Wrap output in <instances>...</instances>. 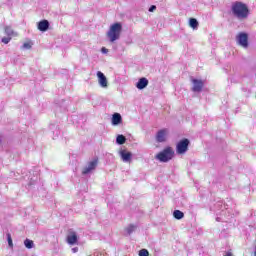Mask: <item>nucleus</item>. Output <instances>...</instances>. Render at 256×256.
I'll return each instance as SVG.
<instances>
[{
  "label": "nucleus",
  "instance_id": "f257e3e1",
  "mask_svg": "<svg viewBox=\"0 0 256 256\" xmlns=\"http://www.w3.org/2000/svg\"><path fill=\"white\" fill-rule=\"evenodd\" d=\"M232 15L239 21H245L249 17V7L247 4L236 1L231 6Z\"/></svg>",
  "mask_w": 256,
  "mask_h": 256
},
{
  "label": "nucleus",
  "instance_id": "f03ea898",
  "mask_svg": "<svg viewBox=\"0 0 256 256\" xmlns=\"http://www.w3.org/2000/svg\"><path fill=\"white\" fill-rule=\"evenodd\" d=\"M214 211L216 213V221H218V223H227V221H229V217H231V215H229V210H227V207L222 201H218L215 204Z\"/></svg>",
  "mask_w": 256,
  "mask_h": 256
},
{
  "label": "nucleus",
  "instance_id": "7ed1b4c3",
  "mask_svg": "<svg viewBox=\"0 0 256 256\" xmlns=\"http://www.w3.org/2000/svg\"><path fill=\"white\" fill-rule=\"evenodd\" d=\"M121 31H123V26L119 22L114 23L110 26V29L107 32V37L110 43H115V41H119L121 37Z\"/></svg>",
  "mask_w": 256,
  "mask_h": 256
},
{
  "label": "nucleus",
  "instance_id": "20e7f679",
  "mask_svg": "<svg viewBox=\"0 0 256 256\" xmlns=\"http://www.w3.org/2000/svg\"><path fill=\"white\" fill-rule=\"evenodd\" d=\"M173 155H175L173 148L167 147L156 155V159H158V161L161 163H169V161L173 159Z\"/></svg>",
  "mask_w": 256,
  "mask_h": 256
},
{
  "label": "nucleus",
  "instance_id": "39448f33",
  "mask_svg": "<svg viewBox=\"0 0 256 256\" xmlns=\"http://www.w3.org/2000/svg\"><path fill=\"white\" fill-rule=\"evenodd\" d=\"M189 139L184 138L180 140L176 145V152L178 155H185L186 151H189Z\"/></svg>",
  "mask_w": 256,
  "mask_h": 256
},
{
  "label": "nucleus",
  "instance_id": "423d86ee",
  "mask_svg": "<svg viewBox=\"0 0 256 256\" xmlns=\"http://www.w3.org/2000/svg\"><path fill=\"white\" fill-rule=\"evenodd\" d=\"M236 39L240 47H243L244 49H247V47H249V35H247V33H239Z\"/></svg>",
  "mask_w": 256,
  "mask_h": 256
},
{
  "label": "nucleus",
  "instance_id": "0eeeda50",
  "mask_svg": "<svg viewBox=\"0 0 256 256\" xmlns=\"http://www.w3.org/2000/svg\"><path fill=\"white\" fill-rule=\"evenodd\" d=\"M98 163H99L98 159H94L88 162V164L82 169V175H89V173H91L92 171H95V169H97Z\"/></svg>",
  "mask_w": 256,
  "mask_h": 256
},
{
  "label": "nucleus",
  "instance_id": "6e6552de",
  "mask_svg": "<svg viewBox=\"0 0 256 256\" xmlns=\"http://www.w3.org/2000/svg\"><path fill=\"white\" fill-rule=\"evenodd\" d=\"M192 83H193L192 91L194 93H201V91L203 90V86L205 85L203 80L192 79Z\"/></svg>",
  "mask_w": 256,
  "mask_h": 256
},
{
  "label": "nucleus",
  "instance_id": "1a4fd4ad",
  "mask_svg": "<svg viewBox=\"0 0 256 256\" xmlns=\"http://www.w3.org/2000/svg\"><path fill=\"white\" fill-rule=\"evenodd\" d=\"M97 77H98V83H99L100 87H102L103 89L107 88L108 82H107V77L105 76V74H103V72H101V71H98Z\"/></svg>",
  "mask_w": 256,
  "mask_h": 256
},
{
  "label": "nucleus",
  "instance_id": "9d476101",
  "mask_svg": "<svg viewBox=\"0 0 256 256\" xmlns=\"http://www.w3.org/2000/svg\"><path fill=\"white\" fill-rule=\"evenodd\" d=\"M120 157L124 163H131V159L133 158V154L131 152H127L126 150L120 151Z\"/></svg>",
  "mask_w": 256,
  "mask_h": 256
},
{
  "label": "nucleus",
  "instance_id": "9b49d317",
  "mask_svg": "<svg viewBox=\"0 0 256 256\" xmlns=\"http://www.w3.org/2000/svg\"><path fill=\"white\" fill-rule=\"evenodd\" d=\"M167 137V129H162L156 134V141L158 143H165V139Z\"/></svg>",
  "mask_w": 256,
  "mask_h": 256
},
{
  "label": "nucleus",
  "instance_id": "f8f14e48",
  "mask_svg": "<svg viewBox=\"0 0 256 256\" xmlns=\"http://www.w3.org/2000/svg\"><path fill=\"white\" fill-rule=\"evenodd\" d=\"M147 85H149V80H147V78L142 77L138 80V82L136 83V87L137 89L143 90L145 89V87H147Z\"/></svg>",
  "mask_w": 256,
  "mask_h": 256
},
{
  "label": "nucleus",
  "instance_id": "ddd939ff",
  "mask_svg": "<svg viewBox=\"0 0 256 256\" xmlns=\"http://www.w3.org/2000/svg\"><path fill=\"white\" fill-rule=\"evenodd\" d=\"M123 123V117L119 113H114L112 115V125L117 126Z\"/></svg>",
  "mask_w": 256,
  "mask_h": 256
},
{
  "label": "nucleus",
  "instance_id": "4468645a",
  "mask_svg": "<svg viewBox=\"0 0 256 256\" xmlns=\"http://www.w3.org/2000/svg\"><path fill=\"white\" fill-rule=\"evenodd\" d=\"M49 29V21L42 20L38 23V30L42 31L43 33Z\"/></svg>",
  "mask_w": 256,
  "mask_h": 256
},
{
  "label": "nucleus",
  "instance_id": "2eb2a0df",
  "mask_svg": "<svg viewBox=\"0 0 256 256\" xmlns=\"http://www.w3.org/2000/svg\"><path fill=\"white\" fill-rule=\"evenodd\" d=\"M67 243H68L69 245H75V243H77V233L71 232V233L67 236Z\"/></svg>",
  "mask_w": 256,
  "mask_h": 256
},
{
  "label": "nucleus",
  "instance_id": "dca6fc26",
  "mask_svg": "<svg viewBox=\"0 0 256 256\" xmlns=\"http://www.w3.org/2000/svg\"><path fill=\"white\" fill-rule=\"evenodd\" d=\"M50 129H51V131L54 135L53 139H55V137H59L61 132L59 131V126L58 125L51 124Z\"/></svg>",
  "mask_w": 256,
  "mask_h": 256
},
{
  "label": "nucleus",
  "instance_id": "f3484780",
  "mask_svg": "<svg viewBox=\"0 0 256 256\" xmlns=\"http://www.w3.org/2000/svg\"><path fill=\"white\" fill-rule=\"evenodd\" d=\"M127 141V138L125 136H123V134H119L117 137H116V143L117 145H125Z\"/></svg>",
  "mask_w": 256,
  "mask_h": 256
},
{
  "label": "nucleus",
  "instance_id": "a211bd4d",
  "mask_svg": "<svg viewBox=\"0 0 256 256\" xmlns=\"http://www.w3.org/2000/svg\"><path fill=\"white\" fill-rule=\"evenodd\" d=\"M173 217L179 221L185 217V214L181 210H174Z\"/></svg>",
  "mask_w": 256,
  "mask_h": 256
},
{
  "label": "nucleus",
  "instance_id": "6ab92c4d",
  "mask_svg": "<svg viewBox=\"0 0 256 256\" xmlns=\"http://www.w3.org/2000/svg\"><path fill=\"white\" fill-rule=\"evenodd\" d=\"M189 26H190L192 29H198V27H199V21H197V19H195V18H190V19H189Z\"/></svg>",
  "mask_w": 256,
  "mask_h": 256
},
{
  "label": "nucleus",
  "instance_id": "aec40b11",
  "mask_svg": "<svg viewBox=\"0 0 256 256\" xmlns=\"http://www.w3.org/2000/svg\"><path fill=\"white\" fill-rule=\"evenodd\" d=\"M24 245L26 249H33L35 247V243L33 242V240L29 239L24 240Z\"/></svg>",
  "mask_w": 256,
  "mask_h": 256
},
{
  "label": "nucleus",
  "instance_id": "412c9836",
  "mask_svg": "<svg viewBox=\"0 0 256 256\" xmlns=\"http://www.w3.org/2000/svg\"><path fill=\"white\" fill-rule=\"evenodd\" d=\"M135 229H137V226L130 224L127 228H126V233L127 235H131V233H133L135 231Z\"/></svg>",
  "mask_w": 256,
  "mask_h": 256
},
{
  "label": "nucleus",
  "instance_id": "4be33fe9",
  "mask_svg": "<svg viewBox=\"0 0 256 256\" xmlns=\"http://www.w3.org/2000/svg\"><path fill=\"white\" fill-rule=\"evenodd\" d=\"M139 256H149V250H147V249H141L140 251H139V254H138Z\"/></svg>",
  "mask_w": 256,
  "mask_h": 256
},
{
  "label": "nucleus",
  "instance_id": "5701e85b",
  "mask_svg": "<svg viewBox=\"0 0 256 256\" xmlns=\"http://www.w3.org/2000/svg\"><path fill=\"white\" fill-rule=\"evenodd\" d=\"M6 237H7L9 247L13 248V239L11 238V235L8 233Z\"/></svg>",
  "mask_w": 256,
  "mask_h": 256
},
{
  "label": "nucleus",
  "instance_id": "b1692460",
  "mask_svg": "<svg viewBox=\"0 0 256 256\" xmlns=\"http://www.w3.org/2000/svg\"><path fill=\"white\" fill-rule=\"evenodd\" d=\"M32 46L31 42H25L22 47L23 49H31Z\"/></svg>",
  "mask_w": 256,
  "mask_h": 256
},
{
  "label": "nucleus",
  "instance_id": "393cba45",
  "mask_svg": "<svg viewBox=\"0 0 256 256\" xmlns=\"http://www.w3.org/2000/svg\"><path fill=\"white\" fill-rule=\"evenodd\" d=\"M10 41H11V37H4V38H2V43H4V45L9 44Z\"/></svg>",
  "mask_w": 256,
  "mask_h": 256
},
{
  "label": "nucleus",
  "instance_id": "a878e982",
  "mask_svg": "<svg viewBox=\"0 0 256 256\" xmlns=\"http://www.w3.org/2000/svg\"><path fill=\"white\" fill-rule=\"evenodd\" d=\"M101 53L107 54V53H109V49H107V48H105V47H102V48H101Z\"/></svg>",
  "mask_w": 256,
  "mask_h": 256
},
{
  "label": "nucleus",
  "instance_id": "bb28decb",
  "mask_svg": "<svg viewBox=\"0 0 256 256\" xmlns=\"http://www.w3.org/2000/svg\"><path fill=\"white\" fill-rule=\"evenodd\" d=\"M155 9H157V6L152 5V6H150V8H149V12H150V13H153V11H155Z\"/></svg>",
  "mask_w": 256,
  "mask_h": 256
},
{
  "label": "nucleus",
  "instance_id": "cd10ccee",
  "mask_svg": "<svg viewBox=\"0 0 256 256\" xmlns=\"http://www.w3.org/2000/svg\"><path fill=\"white\" fill-rule=\"evenodd\" d=\"M72 251H73L74 253H77V251H79V248H77V247L72 248Z\"/></svg>",
  "mask_w": 256,
  "mask_h": 256
},
{
  "label": "nucleus",
  "instance_id": "c85d7f7f",
  "mask_svg": "<svg viewBox=\"0 0 256 256\" xmlns=\"http://www.w3.org/2000/svg\"><path fill=\"white\" fill-rule=\"evenodd\" d=\"M5 31H6V33H7L8 35H11V33H12V32L9 30V28H6Z\"/></svg>",
  "mask_w": 256,
  "mask_h": 256
},
{
  "label": "nucleus",
  "instance_id": "c756f323",
  "mask_svg": "<svg viewBox=\"0 0 256 256\" xmlns=\"http://www.w3.org/2000/svg\"><path fill=\"white\" fill-rule=\"evenodd\" d=\"M224 256H233L231 252H227Z\"/></svg>",
  "mask_w": 256,
  "mask_h": 256
}]
</instances>
